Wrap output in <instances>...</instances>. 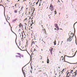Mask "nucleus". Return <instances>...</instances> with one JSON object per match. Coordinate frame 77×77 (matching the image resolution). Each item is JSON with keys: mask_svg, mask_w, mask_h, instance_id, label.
Wrapping results in <instances>:
<instances>
[{"mask_svg": "<svg viewBox=\"0 0 77 77\" xmlns=\"http://www.w3.org/2000/svg\"><path fill=\"white\" fill-rule=\"evenodd\" d=\"M65 56H67V57H73H73H70V56H67L66 55H65L64 56V61L63 62H67V63H69L70 64H74V63H69V62H68L67 61H66L65 60Z\"/></svg>", "mask_w": 77, "mask_h": 77, "instance_id": "nucleus-1", "label": "nucleus"}, {"mask_svg": "<svg viewBox=\"0 0 77 77\" xmlns=\"http://www.w3.org/2000/svg\"><path fill=\"white\" fill-rule=\"evenodd\" d=\"M69 38H68V39H71L72 38H73L74 36V34L73 33H71L70 34V36H69Z\"/></svg>", "mask_w": 77, "mask_h": 77, "instance_id": "nucleus-2", "label": "nucleus"}, {"mask_svg": "<svg viewBox=\"0 0 77 77\" xmlns=\"http://www.w3.org/2000/svg\"><path fill=\"white\" fill-rule=\"evenodd\" d=\"M77 72H73L72 74V77H76V75H77Z\"/></svg>", "mask_w": 77, "mask_h": 77, "instance_id": "nucleus-3", "label": "nucleus"}, {"mask_svg": "<svg viewBox=\"0 0 77 77\" xmlns=\"http://www.w3.org/2000/svg\"><path fill=\"white\" fill-rule=\"evenodd\" d=\"M67 72H69V73L70 74H72L73 72V70H69L67 71Z\"/></svg>", "mask_w": 77, "mask_h": 77, "instance_id": "nucleus-4", "label": "nucleus"}, {"mask_svg": "<svg viewBox=\"0 0 77 77\" xmlns=\"http://www.w3.org/2000/svg\"><path fill=\"white\" fill-rule=\"evenodd\" d=\"M55 26L56 27V28L57 29V30H59V26H57V25L56 24H55Z\"/></svg>", "mask_w": 77, "mask_h": 77, "instance_id": "nucleus-5", "label": "nucleus"}, {"mask_svg": "<svg viewBox=\"0 0 77 77\" xmlns=\"http://www.w3.org/2000/svg\"><path fill=\"white\" fill-rule=\"evenodd\" d=\"M53 49L52 48L51 50H49L50 52L51 53V55H52V54H53Z\"/></svg>", "mask_w": 77, "mask_h": 77, "instance_id": "nucleus-6", "label": "nucleus"}, {"mask_svg": "<svg viewBox=\"0 0 77 77\" xmlns=\"http://www.w3.org/2000/svg\"><path fill=\"white\" fill-rule=\"evenodd\" d=\"M22 72L24 75L25 77H26V74L25 73V70H23V68H22Z\"/></svg>", "mask_w": 77, "mask_h": 77, "instance_id": "nucleus-7", "label": "nucleus"}, {"mask_svg": "<svg viewBox=\"0 0 77 77\" xmlns=\"http://www.w3.org/2000/svg\"><path fill=\"white\" fill-rule=\"evenodd\" d=\"M51 11H54V6H52V7L51 8Z\"/></svg>", "mask_w": 77, "mask_h": 77, "instance_id": "nucleus-8", "label": "nucleus"}, {"mask_svg": "<svg viewBox=\"0 0 77 77\" xmlns=\"http://www.w3.org/2000/svg\"><path fill=\"white\" fill-rule=\"evenodd\" d=\"M35 41H36V39H33L32 40V43H35V42H35Z\"/></svg>", "mask_w": 77, "mask_h": 77, "instance_id": "nucleus-9", "label": "nucleus"}, {"mask_svg": "<svg viewBox=\"0 0 77 77\" xmlns=\"http://www.w3.org/2000/svg\"><path fill=\"white\" fill-rule=\"evenodd\" d=\"M72 41V39H67V42H71V41Z\"/></svg>", "mask_w": 77, "mask_h": 77, "instance_id": "nucleus-10", "label": "nucleus"}, {"mask_svg": "<svg viewBox=\"0 0 77 77\" xmlns=\"http://www.w3.org/2000/svg\"><path fill=\"white\" fill-rule=\"evenodd\" d=\"M24 56H23V55H21L20 54V56H19V57H20V58H21V57H23Z\"/></svg>", "mask_w": 77, "mask_h": 77, "instance_id": "nucleus-11", "label": "nucleus"}, {"mask_svg": "<svg viewBox=\"0 0 77 77\" xmlns=\"http://www.w3.org/2000/svg\"><path fill=\"white\" fill-rule=\"evenodd\" d=\"M42 33H43V34L44 33H45V32H44V29H42Z\"/></svg>", "mask_w": 77, "mask_h": 77, "instance_id": "nucleus-12", "label": "nucleus"}, {"mask_svg": "<svg viewBox=\"0 0 77 77\" xmlns=\"http://www.w3.org/2000/svg\"><path fill=\"white\" fill-rule=\"evenodd\" d=\"M60 60H63V57L62 56L61 57Z\"/></svg>", "mask_w": 77, "mask_h": 77, "instance_id": "nucleus-13", "label": "nucleus"}, {"mask_svg": "<svg viewBox=\"0 0 77 77\" xmlns=\"http://www.w3.org/2000/svg\"><path fill=\"white\" fill-rule=\"evenodd\" d=\"M65 70V69H63L62 71L60 72H61L62 74L63 73V72H64V70Z\"/></svg>", "mask_w": 77, "mask_h": 77, "instance_id": "nucleus-14", "label": "nucleus"}, {"mask_svg": "<svg viewBox=\"0 0 77 77\" xmlns=\"http://www.w3.org/2000/svg\"><path fill=\"white\" fill-rule=\"evenodd\" d=\"M17 19H16L14 20H13L12 21H13V22H15V21H17Z\"/></svg>", "mask_w": 77, "mask_h": 77, "instance_id": "nucleus-15", "label": "nucleus"}, {"mask_svg": "<svg viewBox=\"0 0 77 77\" xmlns=\"http://www.w3.org/2000/svg\"><path fill=\"white\" fill-rule=\"evenodd\" d=\"M50 62V61H49V59H48L47 60V63H48Z\"/></svg>", "mask_w": 77, "mask_h": 77, "instance_id": "nucleus-16", "label": "nucleus"}, {"mask_svg": "<svg viewBox=\"0 0 77 77\" xmlns=\"http://www.w3.org/2000/svg\"><path fill=\"white\" fill-rule=\"evenodd\" d=\"M54 43L55 45H56V40H55V41H54Z\"/></svg>", "mask_w": 77, "mask_h": 77, "instance_id": "nucleus-17", "label": "nucleus"}, {"mask_svg": "<svg viewBox=\"0 0 77 77\" xmlns=\"http://www.w3.org/2000/svg\"><path fill=\"white\" fill-rule=\"evenodd\" d=\"M14 13H16V14H17V10H15L14 11Z\"/></svg>", "mask_w": 77, "mask_h": 77, "instance_id": "nucleus-18", "label": "nucleus"}, {"mask_svg": "<svg viewBox=\"0 0 77 77\" xmlns=\"http://www.w3.org/2000/svg\"><path fill=\"white\" fill-rule=\"evenodd\" d=\"M54 14H57V12H56V11H54Z\"/></svg>", "mask_w": 77, "mask_h": 77, "instance_id": "nucleus-19", "label": "nucleus"}, {"mask_svg": "<svg viewBox=\"0 0 77 77\" xmlns=\"http://www.w3.org/2000/svg\"><path fill=\"white\" fill-rule=\"evenodd\" d=\"M17 54H18V55H19V56H20V55L21 54L20 53H17Z\"/></svg>", "mask_w": 77, "mask_h": 77, "instance_id": "nucleus-20", "label": "nucleus"}, {"mask_svg": "<svg viewBox=\"0 0 77 77\" xmlns=\"http://www.w3.org/2000/svg\"><path fill=\"white\" fill-rule=\"evenodd\" d=\"M11 30L12 32H13L14 33V34H15L16 35H17L16 34H15V32H14L13 31H12V29H11Z\"/></svg>", "mask_w": 77, "mask_h": 77, "instance_id": "nucleus-21", "label": "nucleus"}, {"mask_svg": "<svg viewBox=\"0 0 77 77\" xmlns=\"http://www.w3.org/2000/svg\"><path fill=\"white\" fill-rule=\"evenodd\" d=\"M31 68L32 69H33V68H32V65L31 64Z\"/></svg>", "mask_w": 77, "mask_h": 77, "instance_id": "nucleus-22", "label": "nucleus"}, {"mask_svg": "<svg viewBox=\"0 0 77 77\" xmlns=\"http://www.w3.org/2000/svg\"><path fill=\"white\" fill-rule=\"evenodd\" d=\"M19 56H18V55H16V57H19Z\"/></svg>", "mask_w": 77, "mask_h": 77, "instance_id": "nucleus-23", "label": "nucleus"}, {"mask_svg": "<svg viewBox=\"0 0 77 77\" xmlns=\"http://www.w3.org/2000/svg\"><path fill=\"white\" fill-rule=\"evenodd\" d=\"M66 77H69V76H68V75H66Z\"/></svg>", "mask_w": 77, "mask_h": 77, "instance_id": "nucleus-24", "label": "nucleus"}, {"mask_svg": "<svg viewBox=\"0 0 77 77\" xmlns=\"http://www.w3.org/2000/svg\"><path fill=\"white\" fill-rule=\"evenodd\" d=\"M21 24H22L21 23H20V25H19V26H21Z\"/></svg>", "mask_w": 77, "mask_h": 77, "instance_id": "nucleus-25", "label": "nucleus"}, {"mask_svg": "<svg viewBox=\"0 0 77 77\" xmlns=\"http://www.w3.org/2000/svg\"><path fill=\"white\" fill-rule=\"evenodd\" d=\"M68 72V73H67V75H68V74H69V72Z\"/></svg>", "mask_w": 77, "mask_h": 77, "instance_id": "nucleus-26", "label": "nucleus"}, {"mask_svg": "<svg viewBox=\"0 0 77 77\" xmlns=\"http://www.w3.org/2000/svg\"><path fill=\"white\" fill-rule=\"evenodd\" d=\"M7 19H8V20H9V17H7Z\"/></svg>", "mask_w": 77, "mask_h": 77, "instance_id": "nucleus-27", "label": "nucleus"}, {"mask_svg": "<svg viewBox=\"0 0 77 77\" xmlns=\"http://www.w3.org/2000/svg\"><path fill=\"white\" fill-rule=\"evenodd\" d=\"M36 51V50L35 49H34V51Z\"/></svg>", "mask_w": 77, "mask_h": 77, "instance_id": "nucleus-28", "label": "nucleus"}, {"mask_svg": "<svg viewBox=\"0 0 77 77\" xmlns=\"http://www.w3.org/2000/svg\"><path fill=\"white\" fill-rule=\"evenodd\" d=\"M52 7V6H51H51H50V8H51Z\"/></svg>", "mask_w": 77, "mask_h": 77, "instance_id": "nucleus-29", "label": "nucleus"}, {"mask_svg": "<svg viewBox=\"0 0 77 77\" xmlns=\"http://www.w3.org/2000/svg\"><path fill=\"white\" fill-rule=\"evenodd\" d=\"M38 2H36V5H38Z\"/></svg>", "mask_w": 77, "mask_h": 77, "instance_id": "nucleus-30", "label": "nucleus"}, {"mask_svg": "<svg viewBox=\"0 0 77 77\" xmlns=\"http://www.w3.org/2000/svg\"><path fill=\"white\" fill-rule=\"evenodd\" d=\"M23 8L24 7H22L21 8V10H22V9H23Z\"/></svg>", "mask_w": 77, "mask_h": 77, "instance_id": "nucleus-31", "label": "nucleus"}, {"mask_svg": "<svg viewBox=\"0 0 77 77\" xmlns=\"http://www.w3.org/2000/svg\"><path fill=\"white\" fill-rule=\"evenodd\" d=\"M41 58H40V59H42V57L41 56Z\"/></svg>", "mask_w": 77, "mask_h": 77, "instance_id": "nucleus-32", "label": "nucleus"}, {"mask_svg": "<svg viewBox=\"0 0 77 77\" xmlns=\"http://www.w3.org/2000/svg\"><path fill=\"white\" fill-rule=\"evenodd\" d=\"M31 24H34V23H33V22H32V23H31Z\"/></svg>", "mask_w": 77, "mask_h": 77, "instance_id": "nucleus-33", "label": "nucleus"}, {"mask_svg": "<svg viewBox=\"0 0 77 77\" xmlns=\"http://www.w3.org/2000/svg\"><path fill=\"white\" fill-rule=\"evenodd\" d=\"M21 25H20V26H19L20 28H21Z\"/></svg>", "mask_w": 77, "mask_h": 77, "instance_id": "nucleus-34", "label": "nucleus"}, {"mask_svg": "<svg viewBox=\"0 0 77 77\" xmlns=\"http://www.w3.org/2000/svg\"><path fill=\"white\" fill-rule=\"evenodd\" d=\"M30 72H31V73H32V71L31 70H30Z\"/></svg>", "mask_w": 77, "mask_h": 77, "instance_id": "nucleus-35", "label": "nucleus"}, {"mask_svg": "<svg viewBox=\"0 0 77 77\" xmlns=\"http://www.w3.org/2000/svg\"><path fill=\"white\" fill-rule=\"evenodd\" d=\"M77 72V70H76L75 71V72Z\"/></svg>", "mask_w": 77, "mask_h": 77, "instance_id": "nucleus-36", "label": "nucleus"}, {"mask_svg": "<svg viewBox=\"0 0 77 77\" xmlns=\"http://www.w3.org/2000/svg\"><path fill=\"white\" fill-rule=\"evenodd\" d=\"M30 26H32V24L31 23Z\"/></svg>", "mask_w": 77, "mask_h": 77, "instance_id": "nucleus-37", "label": "nucleus"}, {"mask_svg": "<svg viewBox=\"0 0 77 77\" xmlns=\"http://www.w3.org/2000/svg\"><path fill=\"white\" fill-rule=\"evenodd\" d=\"M25 20H27V18H26L25 19Z\"/></svg>", "mask_w": 77, "mask_h": 77, "instance_id": "nucleus-38", "label": "nucleus"}, {"mask_svg": "<svg viewBox=\"0 0 77 77\" xmlns=\"http://www.w3.org/2000/svg\"><path fill=\"white\" fill-rule=\"evenodd\" d=\"M77 23V22L74 23V25H75V23Z\"/></svg>", "mask_w": 77, "mask_h": 77, "instance_id": "nucleus-39", "label": "nucleus"}, {"mask_svg": "<svg viewBox=\"0 0 77 77\" xmlns=\"http://www.w3.org/2000/svg\"><path fill=\"white\" fill-rule=\"evenodd\" d=\"M24 1H26V0H24L23 2H24Z\"/></svg>", "mask_w": 77, "mask_h": 77, "instance_id": "nucleus-40", "label": "nucleus"}, {"mask_svg": "<svg viewBox=\"0 0 77 77\" xmlns=\"http://www.w3.org/2000/svg\"><path fill=\"white\" fill-rule=\"evenodd\" d=\"M21 31V29H19V31Z\"/></svg>", "mask_w": 77, "mask_h": 77, "instance_id": "nucleus-41", "label": "nucleus"}, {"mask_svg": "<svg viewBox=\"0 0 77 77\" xmlns=\"http://www.w3.org/2000/svg\"><path fill=\"white\" fill-rule=\"evenodd\" d=\"M9 25L10 26H11V25H10V23H9Z\"/></svg>", "mask_w": 77, "mask_h": 77, "instance_id": "nucleus-42", "label": "nucleus"}, {"mask_svg": "<svg viewBox=\"0 0 77 77\" xmlns=\"http://www.w3.org/2000/svg\"><path fill=\"white\" fill-rule=\"evenodd\" d=\"M19 48L20 50H21V49H20V48Z\"/></svg>", "mask_w": 77, "mask_h": 77, "instance_id": "nucleus-43", "label": "nucleus"}, {"mask_svg": "<svg viewBox=\"0 0 77 77\" xmlns=\"http://www.w3.org/2000/svg\"><path fill=\"white\" fill-rule=\"evenodd\" d=\"M20 1V0H18L17 2H19Z\"/></svg>", "mask_w": 77, "mask_h": 77, "instance_id": "nucleus-44", "label": "nucleus"}, {"mask_svg": "<svg viewBox=\"0 0 77 77\" xmlns=\"http://www.w3.org/2000/svg\"><path fill=\"white\" fill-rule=\"evenodd\" d=\"M8 1H9V0H7V2H8Z\"/></svg>", "mask_w": 77, "mask_h": 77, "instance_id": "nucleus-45", "label": "nucleus"}, {"mask_svg": "<svg viewBox=\"0 0 77 77\" xmlns=\"http://www.w3.org/2000/svg\"><path fill=\"white\" fill-rule=\"evenodd\" d=\"M60 30H62V29H60Z\"/></svg>", "mask_w": 77, "mask_h": 77, "instance_id": "nucleus-46", "label": "nucleus"}, {"mask_svg": "<svg viewBox=\"0 0 77 77\" xmlns=\"http://www.w3.org/2000/svg\"><path fill=\"white\" fill-rule=\"evenodd\" d=\"M54 30H56V29L55 28V29H54Z\"/></svg>", "mask_w": 77, "mask_h": 77, "instance_id": "nucleus-47", "label": "nucleus"}, {"mask_svg": "<svg viewBox=\"0 0 77 77\" xmlns=\"http://www.w3.org/2000/svg\"><path fill=\"white\" fill-rule=\"evenodd\" d=\"M2 6V5H0V6Z\"/></svg>", "mask_w": 77, "mask_h": 77, "instance_id": "nucleus-48", "label": "nucleus"}, {"mask_svg": "<svg viewBox=\"0 0 77 77\" xmlns=\"http://www.w3.org/2000/svg\"><path fill=\"white\" fill-rule=\"evenodd\" d=\"M68 1H66V2L67 3V2H68Z\"/></svg>", "mask_w": 77, "mask_h": 77, "instance_id": "nucleus-49", "label": "nucleus"}, {"mask_svg": "<svg viewBox=\"0 0 77 77\" xmlns=\"http://www.w3.org/2000/svg\"><path fill=\"white\" fill-rule=\"evenodd\" d=\"M6 21L7 22H8V20H6Z\"/></svg>", "mask_w": 77, "mask_h": 77, "instance_id": "nucleus-50", "label": "nucleus"}, {"mask_svg": "<svg viewBox=\"0 0 77 77\" xmlns=\"http://www.w3.org/2000/svg\"><path fill=\"white\" fill-rule=\"evenodd\" d=\"M60 9H62V8H60Z\"/></svg>", "mask_w": 77, "mask_h": 77, "instance_id": "nucleus-51", "label": "nucleus"}, {"mask_svg": "<svg viewBox=\"0 0 77 77\" xmlns=\"http://www.w3.org/2000/svg\"><path fill=\"white\" fill-rule=\"evenodd\" d=\"M42 63H44V61H42Z\"/></svg>", "mask_w": 77, "mask_h": 77, "instance_id": "nucleus-52", "label": "nucleus"}, {"mask_svg": "<svg viewBox=\"0 0 77 77\" xmlns=\"http://www.w3.org/2000/svg\"><path fill=\"white\" fill-rule=\"evenodd\" d=\"M30 19H31V17H30L29 18V20H30Z\"/></svg>", "mask_w": 77, "mask_h": 77, "instance_id": "nucleus-53", "label": "nucleus"}, {"mask_svg": "<svg viewBox=\"0 0 77 77\" xmlns=\"http://www.w3.org/2000/svg\"><path fill=\"white\" fill-rule=\"evenodd\" d=\"M58 2H60V1H59V0L58 1Z\"/></svg>", "mask_w": 77, "mask_h": 77, "instance_id": "nucleus-54", "label": "nucleus"}, {"mask_svg": "<svg viewBox=\"0 0 77 77\" xmlns=\"http://www.w3.org/2000/svg\"><path fill=\"white\" fill-rule=\"evenodd\" d=\"M47 37H46L45 38H47Z\"/></svg>", "mask_w": 77, "mask_h": 77, "instance_id": "nucleus-55", "label": "nucleus"}, {"mask_svg": "<svg viewBox=\"0 0 77 77\" xmlns=\"http://www.w3.org/2000/svg\"><path fill=\"white\" fill-rule=\"evenodd\" d=\"M55 75H57V74H55Z\"/></svg>", "mask_w": 77, "mask_h": 77, "instance_id": "nucleus-56", "label": "nucleus"}, {"mask_svg": "<svg viewBox=\"0 0 77 77\" xmlns=\"http://www.w3.org/2000/svg\"><path fill=\"white\" fill-rule=\"evenodd\" d=\"M17 6V5H15V6Z\"/></svg>", "mask_w": 77, "mask_h": 77, "instance_id": "nucleus-57", "label": "nucleus"}, {"mask_svg": "<svg viewBox=\"0 0 77 77\" xmlns=\"http://www.w3.org/2000/svg\"><path fill=\"white\" fill-rule=\"evenodd\" d=\"M43 3H45V2H43Z\"/></svg>", "mask_w": 77, "mask_h": 77, "instance_id": "nucleus-58", "label": "nucleus"}, {"mask_svg": "<svg viewBox=\"0 0 77 77\" xmlns=\"http://www.w3.org/2000/svg\"><path fill=\"white\" fill-rule=\"evenodd\" d=\"M34 38H36V37H34Z\"/></svg>", "mask_w": 77, "mask_h": 77, "instance_id": "nucleus-59", "label": "nucleus"}, {"mask_svg": "<svg viewBox=\"0 0 77 77\" xmlns=\"http://www.w3.org/2000/svg\"><path fill=\"white\" fill-rule=\"evenodd\" d=\"M61 27H62V25H61Z\"/></svg>", "mask_w": 77, "mask_h": 77, "instance_id": "nucleus-60", "label": "nucleus"}, {"mask_svg": "<svg viewBox=\"0 0 77 77\" xmlns=\"http://www.w3.org/2000/svg\"><path fill=\"white\" fill-rule=\"evenodd\" d=\"M39 6H40V5H39Z\"/></svg>", "mask_w": 77, "mask_h": 77, "instance_id": "nucleus-61", "label": "nucleus"}, {"mask_svg": "<svg viewBox=\"0 0 77 77\" xmlns=\"http://www.w3.org/2000/svg\"><path fill=\"white\" fill-rule=\"evenodd\" d=\"M5 24H6V23H5Z\"/></svg>", "mask_w": 77, "mask_h": 77, "instance_id": "nucleus-62", "label": "nucleus"}, {"mask_svg": "<svg viewBox=\"0 0 77 77\" xmlns=\"http://www.w3.org/2000/svg\"><path fill=\"white\" fill-rule=\"evenodd\" d=\"M62 42H63V41Z\"/></svg>", "mask_w": 77, "mask_h": 77, "instance_id": "nucleus-63", "label": "nucleus"}, {"mask_svg": "<svg viewBox=\"0 0 77 77\" xmlns=\"http://www.w3.org/2000/svg\"><path fill=\"white\" fill-rule=\"evenodd\" d=\"M74 32H75V31H74Z\"/></svg>", "mask_w": 77, "mask_h": 77, "instance_id": "nucleus-64", "label": "nucleus"}]
</instances>
